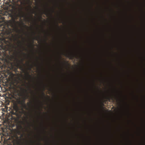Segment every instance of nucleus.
<instances>
[{
	"label": "nucleus",
	"mask_w": 145,
	"mask_h": 145,
	"mask_svg": "<svg viewBox=\"0 0 145 145\" xmlns=\"http://www.w3.org/2000/svg\"><path fill=\"white\" fill-rule=\"evenodd\" d=\"M18 103L21 105L22 110L24 111V109H27L26 105L25 104V99L22 100H19L18 101Z\"/></svg>",
	"instance_id": "nucleus-2"
},
{
	"label": "nucleus",
	"mask_w": 145,
	"mask_h": 145,
	"mask_svg": "<svg viewBox=\"0 0 145 145\" xmlns=\"http://www.w3.org/2000/svg\"><path fill=\"white\" fill-rule=\"evenodd\" d=\"M22 53L23 54H25L24 53H23V52H22Z\"/></svg>",
	"instance_id": "nucleus-21"
},
{
	"label": "nucleus",
	"mask_w": 145,
	"mask_h": 145,
	"mask_svg": "<svg viewBox=\"0 0 145 145\" xmlns=\"http://www.w3.org/2000/svg\"><path fill=\"white\" fill-rule=\"evenodd\" d=\"M29 89L30 90V91H31V89L30 88H29Z\"/></svg>",
	"instance_id": "nucleus-13"
},
{
	"label": "nucleus",
	"mask_w": 145,
	"mask_h": 145,
	"mask_svg": "<svg viewBox=\"0 0 145 145\" xmlns=\"http://www.w3.org/2000/svg\"><path fill=\"white\" fill-rule=\"evenodd\" d=\"M21 46L22 47V48H23V49L24 50H27V49L26 48H25V47H24V46Z\"/></svg>",
	"instance_id": "nucleus-10"
},
{
	"label": "nucleus",
	"mask_w": 145,
	"mask_h": 145,
	"mask_svg": "<svg viewBox=\"0 0 145 145\" xmlns=\"http://www.w3.org/2000/svg\"><path fill=\"white\" fill-rule=\"evenodd\" d=\"M42 94L44 95V93L43 92H42Z\"/></svg>",
	"instance_id": "nucleus-18"
},
{
	"label": "nucleus",
	"mask_w": 145,
	"mask_h": 145,
	"mask_svg": "<svg viewBox=\"0 0 145 145\" xmlns=\"http://www.w3.org/2000/svg\"><path fill=\"white\" fill-rule=\"evenodd\" d=\"M20 68L21 69V70H23V71H25V70L24 69V68L22 66H21Z\"/></svg>",
	"instance_id": "nucleus-11"
},
{
	"label": "nucleus",
	"mask_w": 145,
	"mask_h": 145,
	"mask_svg": "<svg viewBox=\"0 0 145 145\" xmlns=\"http://www.w3.org/2000/svg\"><path fill=\"white\" fill-rule=\"evenodd\" d=\"M44 12L46 14H47L48 12V10L47 9H46V10L44 11Z\"/></svg>",
	"instance_id": "nucleus-9"
},
{
	"label": "nucleus",
	"mask_w": 145,
	"mask_h": 145,
	"mask_svg": "<svg viewBox=\"0 0 145 145\" xmlns=\"http://www.w3.org/2000/svg\"><path fill=\"white\" fill-rule=\"evenodd\" d=\"M12 14L11 15V20L10 23V24L11 28H9V31L8 33L9 34H11L14 31L16 32L20 31L17 24H19L18 21H16L18 18L20 19L23 17L22 8V6L19 4L18 2L16 3L12 7Z\"/></svg>",
	"instance_id": "nucleus-1"
},
{
	"label": "nucleus",
	"mask_w": 145,
	"mask_h": 145,
	"mask_svg": "<svg viewBox=\"0 0 145 145\" xmlns=\"http://www.w3.org/2000/svg\"><path fill=\"white\" fill-rule=\"evenodd\" d=\"M44 88H45V87H44H44H43V91L44 90Z\"/></svg>",
	"instance_id": "nucleus-14"
},
{
	"label": "nucleus",
	"mask_w": 145,
	"mask_h": 145,
	"mask_svg": "<svg viewBox=\"0 0 145 145\" xmlns=\"http://www.w3.org/2000/svg\"><path fill=\"white\" fill-rule=\"evenodd\" d=\"M8 104V105H9V103H8V104Z\"/></svg>",
	"instance_id": "nucleus-22"
},
{
	"label": "nucleus",
	"mask_w": 145,
	"mask_h": 145,
	"mask_svg": "<svg viewBox=\"0 0 145 145\" xmlns=\"http://www.w3.org/2000/svg\"><path fill=\"white\" fill-rule=\"evenodd\" d=\"M33 33L34 34V35H35V33L34 32H33Z\"/></svg>",
	"instance_id": "nucleus-16"
},
{
	"label": "nucleus",
	"mask_w": 145,
	"mask_h": 145,
	"mask_svg": "<svg viewBox=\"0 0 145 145\" xmlns=\"http://www.w3.org/2000/svg\"><path fill=\"white\" fill-rule=\"evenodd\" d=\"M76 56V54L72 53H69L68 55V57L70 58V59H72Z\"/></svg>",
	"instance_id": "nucleus-4"
},
{
	"label": "nucleus",
	"mask_w": 145,
	"mask_h": 145,
	"mask_svg": "<svg viewBox=\"0 0 145 145\" xmlns=\"http://www.w3.org/2000/svg\"><path fill=\"white\" fill-rule=\"evenodd\" d=\"M20 141V140L17 142V144L18 145H21Z\"/></svg>",
	"instance_id": "nucleus-8"
},
{
	"label": "nucleus",
	"mask_w": 145,
	"mask_h": 145,
	"mask_svg": "<svg viewBox=\"0 0 145 145\" xmlns=\"http://www.w3.org/2000/svg\"><path fill=\"white\" fill-rule=\"evenodd\" d=\"M34 39H35L36 40H40V37L39 36L36 37L34 38Z\"/></svg>",
	"instance_id": "nucleus-6"
},
{
	"label": "nucleus",
	"mask_w": 145,
	"mask_h": 145,
	"mask_svg": "<svg viewBox=\"0 0 145 145\" xmlns=\"http://www.w3.org/2000/svg\"><path fill=\"white\" fill-rule=\"evenodd\" d=\"M52 12H54V10H52Z\"/></svg>",
	"instance_id": "nucleus-20"
},
{
	"label": "nucleus",
	"mask_w": 145,
	"mask_h": 145,
	"mask_svg": "<svg viewBox=\"0 0 145 145\" xmlns=\"http://www.w3.org/2000/svg\"><path fill=\"white\" fill-rule=\"evenodd\" d=\"M27 66H28V69L31 70V68L33 67V66L32 65H30L29 62L27 63Z\"/></svg>",
	"instance_id": "nucleus-5"
},
{
	"label": "nucleus",
	"mask_w": 145,
	"mask_h": 145,
	"mask_svg": "<svg viewBox=\"0 0 145 145\" xmlns=\"http://www.w3.org/2000/svg\"><path fill=\"white\" fill-rule=\"evenodd\" d=\"M23 61V59H22V61ZM22 63H23L22 62Z\"/></svg>",
	"instance_id": "nucleus-15"
},
{
	"label": "nucleus",
	"mask_w": 145,
	"mask_h": 145,
	"mask_svg": "<svg viewBox=\"0 0 145 145\" xmlns=\"http://www.w3.org/2000/svg\"><path fill=\"white\" fill-rule=\"evenodd\" d=\"M24 90L26 92H27V90L25 89H24Z\"/></svg>",
	"instance_id": "nucleus-12"
},
{
	"label": "nucleus",
	"mask_w": 145,
	"mask_h": 145,
	"mask_svg": "<svg viewBox=\"0 0 145 145\" xmlns=\"http://www.w3.org/2000/svg\"><path fill=\"white\" fill-rule=\"evenodd\" d=\"M25 27H28L27 26H26V25H25Z\"/></svg>",
	"instance_id": "nucleus-17"
},
{
	"label": "nucleus",
	"mask_w": 145,
	"mask_h": 145,
	"mask_svg": "<svg viewBox=\"0 0 145 145\" xmlns=\"http://www.w3.org/2000/svg\"><path fill=\"white\" fill-rule=\"evenodd\" d=\"M26 73L27 75L29 77H31V76L29 74V73L27 71H26Z\"/></svg>",
	"instance_id": "nucleus-7"
},
{
	"label": "nucleus",
	"mask_w": 145,
	"mask_h": 145,
	"mask_svg": "<svg viewBox=\"0 0 145 145\" xmlns=\"http://www.w3.org/2000/svg\"><path fill=\"white\" fill-rule=\"evenodd\" d=\"M19 108L17 104H15L13 106V110H12L10 112L12 115H17L19 112Z\"/></svg>",
	"instance_id": "nucleus-3"
},
{
	"label": "nucleus",
	"mask_w": 145,
	"mask_h": 145,
	"mask_svg": "<svg viewBox=\"0 0 145 145\" xmlns=\"http://www.w3.org/2000/svg\"><path fill=\"white\" fill-rule=\"evenodd\" d=\"M57 27H58V28H59V26H58V25H57Z\"/></svg>",
	"instance_id": "nucleus-19"
}]
</instances>
